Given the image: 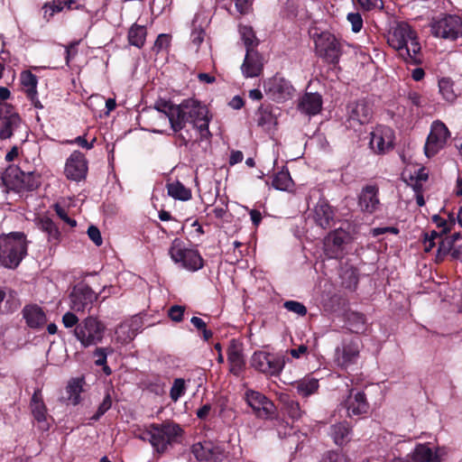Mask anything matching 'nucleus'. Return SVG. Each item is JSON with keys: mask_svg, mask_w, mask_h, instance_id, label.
<instances>
[{"mask_svg": "<svg viewBox=\"0 0 462 462\" xmlns=\"http://www.w3.org/2000/svg\"><path fill=\"white\" fill-rule=\"evenodd\" d=\"M239 32L245 45L246 51L249 49L254 50L258 45V40L256 39L252 27L246 25L240 26Z\"/></svg>", "mask_w": 462, "mask_h": 462, "instance_id": "nucleus-43", "label": "nucleus"}, {"mask_svg": "<svg viewBox=\"0 0 462 462\" xmlns=\"http://www.w3.org/2000/svg\"><path fill=\"white\" fill-rule=\"evenodd\" d=\"M313 39L315 52L318 57L329 64L338 63L344 47L341 39L327 31L314 34Z\"/></svg>", "mask_w": 462, "mask_h": 462, "instance_id": "nucleus-5", "label": "nucleus"}, {"mask_svg": "<svg viewBox=\"0 0 462 462\" xmlns=\"http://www.w3.org/2000/svg\"><path fill=\"white\" fill-rule=\"evenodd\" d=\"M235 8L239 14H248L251 9L250 0H235Z\"/></svg>", "mask_w": 462, "mask_h": 462, "instance_id": "nucleus-57", "label": "nucleus"}, {"mask_svg": "<svg viewBox=\"0 0 462 462\" xmlns=\"http://www.w3.org/2000/svg\"><path fill=\"white\" fill-rule=\"evenodd\" d=\"M433 222L437 225L438 227L441 228V233L447 234L449 232L452 228V226L455 225V220L452 217H449V219H444L439 216H433L432 217Z\"/></svg>", "mask_w": 462, "mask_h": 462, "instance_id": "nucleus-48", "label": "nucleus"}, {"mask_svg": "<svg viewBox=\"0 0 462 462\" xmlns=\"http://www.w3.org/2000/svg\"><path fill=\"white\" fill-rule=\"evenodd\" d=\"M106 331L105 324L93 316L82 319L73 329V334L81 346L89 347L102 342Z\"/></svg>", "mask_w": 462, "mask_h": 462, "instance_id": "nucleus-6", "label": "nucleus"}, {"mask_svg": "<svg viewBox=\"0 0 462 462\" xmlns=\"http://www.w3.org/2000/svg\"><path fill=\"white\" fill-rule=\"evenodd\" d=\"M450 133L444 123L436 120L430 125V131L424 145V153L428 158L435 156L447 144Z\"/></svg>", "mask_w": 462, "mask_h": 462, "instance_id": "nucleus-11", "label": "nucleus"}, {"mask_svg": "<svg viewBox=\"0 0 462 462\" xmlns=\"http://www.w3.org/2000/svg\"><path fill=\"white\" fill-rule=\"evenodd\" d=\"M312 218L321 228H331L335 224V210L328 200L320 199L312 209Z\"/></svg>", "mask_w": 462, "mask_h": 462, "instance_id": "nucleus-22", "label": "nucleus"}, {"mask_svg": "<svg viewBox=\"0 0 462 462\" xmlns=\"http://www.w3.org/2000/svg\"><path fill=\"white\" fill-rule=\"evenodd\" d=\"M244 400L257 418L267 420L275 413L273 402L260 392L247 389L244 393Z\"/></svg>", "mask_w": 462, "mask_h": 462, "instance_id": "nucleus-13", "label": "nucleus"}, {"mask_svg": "<svg viewBox=\"0 0 462 462\" xmlns=\"http://www.w3.org/2000/svg\"><path fill=\"white\" fill-rule=\"evenodd\" d=\"M361 349L359 338L344 339L335 349L334 362L340 368L346 369L356 364Z\"/></svg>", "mask_w": 462, "mask_h": 462, "instance_id": "nucleus-12", "label": "nucleus"}, {"mask_svg": "<svg viewBox=\"0 0 462 462\" xmlns=\"http://www.w3.org/2000/svg\"><path fill=\"white\" fill-rule=\"evenodd\" d=\"M347 21L351 23L352 31L359 32L363 27V19L358 13H349L347 14Z\"/></svg>", "mask_w": 462, "mask_h": 462, "instance_id": "nucleus-51", "label": "nucleus"}, {"mask_svg": "<svg viewBox=\"0 0 462 462\" xmlns=\"http://www.w3.org/2000/svg\"><path fill=\"white\" fill-rule=\"evenodd\" d=\"M244 159L243 152L240 151H233L230 154L229 164L235 165L238 162H241Z\"/></svg>", "mask_w": 462, "mask_h": 462, "instance_id": "nucleus-61", "label": "nucleus"}, {"mask_svg": "<svg viewBox=\"0 0 462 462\" xmlns=\"http://www.w3.org/2000/svg\"><path fill=\"white\" fill-rule=\"evenodd\" d=\"M88 172V162L85 155L74 151L67 159L64 173L69 180L79 181L86 178Z\"/></svg>", "mask_w": 462, "mask_h": 462, "instance_id": "nucleus-17", "label": "nucleus"}, {"mask_svg": "<svg viewBox=\"0 0 462 462\" xmlns=\"http://www.w3.org/2000/svg\"><path fill=\"white\" fill-rule=\"evenodd\" d=\"M251 365L260 373L276 376L282 371L285 359L281 355L257 351L251 357Z\"/></svg>", "mask_w": 462, "mask_h": 462, "instance_id": "nucleus-10", "label": "nucleus"}, {"mask_svg": "<svg viewBox=\"0 0 462 462\" xmlns=\"http://www.w3.org/2000/svg\"><path fill=\"white\" fill-rule=\"evenodd\" d=\"M263 62L260 53L254 49L247 50L241 66L243 75L245 78L258 77L263 70Z\"/></svg>", "mask_w": 462, "mask_h": 462, "instance_id": "nucleus-24", "label": "nucleus"}, {"mask_svg": "<svg viewBox=\"0 0 462 462\" xmlns=\"http://www.w3.org/2000/svg\"><path fill=\"white\" fill-rule=\"evenodd\" d=\"M322 107V97L318 93H306L299 104L300 110L308 115L315 116L319 114Z\"/></svg>", "mask_w": 462, "mask_h": 462, "instance_id": "nucleus-29", "label": "nucleus"}, {"mask_svg": "<svg viewBox=\"0 0 462 462\" xmlns=\"http://www.w3.org/2000/svg\"><path fill=\"white\" fill-rule=\"evenodd\" d=\"M155 109L161 119H168L173 132L182 130L186 123L190 121L197 129L200 141L208 140L211 134L208 130L210 118L207 106L196 99L183 100L180 105L160 100L155 104Z\"/></svg>", "mask_w": 462, "mask_h": 462, "instance_id": "nucleus-1", "label": "nucleus"}, {"mask_svg": "<svg viewBox=\"0 0 462 462\" xmlns=\"http://www.w3.org/2000/svg\"><path fill=\"white\" fill-rule=\"evenodd\" d=\"M21 83L28 98L31 99L34 106L42 108L37 98V77L30 71H23L21 74Z\"/></svg>", "mask_w": 462, "mask_h": 462, "instance_id": "nucleus-28", "label": "nucleus"}, {"mask_svg": "<svg viewBox=\"0 0 462 462\" xmlns=\"http://www.w3.org/2000/svg\"><path fill=\"white\" fill-rule=\"evenodd\" d=\"M293 186V180L288 170L277 172L273 180V187L282 191H290Z\"/></svg>", "mask_w": 462, "mask_h": 462, "instance_id": "nucleus-39", "label": "nucleus"}, {"mask_svg": "<svg viewBox=\"0 0 462 462\" xmlns=\"http://www.w3.org/2000/svg\"><path fill=\"white\" fill-rule=\"evenodd\" d=\"M373 110L365 100L352 102L347 106V122L349 127L368 124L372 118Z\"/></svg>", "mask_w": 462, "mask_h": 462, "instance_id": "nucleus-16", "label": "nucleus"}, {"mask_svg": "<svg viewBox=\"0 0 462 462\" xmlns=\"http://www.w3.org/2000/svg\"><path fill=\"white\" fill-rule=\"evenodd\" d=\"M293 385L302 397H309L316 393L319 387V380L310 375L296 381Z\"/></svg>", "mask_w": 462, "mask_h": 462, "instance_id": "nucleus-32", "label": "nucleus"}, {"mask_svg": "<svg viewBox=\"0 0 462 462\" xmlns=\"http://www.w3.org/2000/svg\"><path fill=\"white\" fill-rule=\"evenodd\" d=\"M171 260L181 267L195 272L203 267V259L197 250L185 247L183 242L174 239L169 250Z\"/></svg>", "mask_w": 462, "mask_h": 462, "instance_id": "nucleus-8", "label": "nucleus"}, {"mask_svg": "<svg viewBox=\"0 0 462 462\" xmlns=\"http://www.w3.org/2000/svg\"><path fill=\"white\" fill-rule=\"evenodd\" d=\"M146 39V28L143 25L133 24L128 32V41L131 45L137 48L143 46Z\"/></svg>", "mask_w": 462, "mask_h": 462, "instance_id": "nucleus-38", "label": "nucleus"}, {"mask_svg": "<svg viewBox=\"0 0 462 462\" xmlns=\"http://www.w3.org/2000/svg\"><path fill=\"white\" fill-rule=\"evenodd\" d=\"M283 306L287 310L294 312L301 317L305 316L307 313V308L299 301L287 300L284 302Z\"/></svg>", "mask_w": 462, "mask_h": 462, "instance_id": "nucleus-49", "label": "nucleus"}, {"mask_svg": "<svg viewBox=\"0 0 462 462\" xmlns=\"http://www.w3.org/2000/svg\"><path fill=\"white\" fill-rule=\"evenodd\" d=\"M23 315L26 324L32 328H41L47 321L44 311L36 305L24 307L23 310Z\"/></svg>", "mask_w": 462, "mask_h": 462, "instance_id": "nucleus-30", "label": "nucleus"}, {"mask_svg": "<svg viewBox=\"0 0 462 462\" xmlns=\"http://www.w3.org/2000/svg\"><path fill=\"white\" fill-rule=\"evenodd\" d=\"M227 360L230 365V372L237 375L245 365L241 345L232 340L227 349Z\"/></svg>", "mask_w": 462, "mask_h": 462, "instance_id": "nucleus-27", "label": "nucleus"}, {"mask_svg": "<svg viewBox=\"0 0 462 462\" xmlns=\"http://www.w3.org/2000/svg\"><path fill=\"white\" fill-rule=\"evenodd\" d=\"M181 432L179 425L173 422H164L152 424L147 430L140 434L139 438L143 440H149L154 450L163 453L169 446L178 441Z\"/></svg>", "mask_w": 462, "mask_h": 462, "instance_id": "nucleus-3", "label": "nucleus"}, {"mask_svg": "<svg viewBox=\"0 0 462 462\" xmlns=\"http://www.w3.org/2000/svg\"><path fill=\"white\" fill-rule=\"evenodd\" d=\"M210 411L211 406L209 404H205L197 411V416L198 418L204 420L208 416Z\"/></svg>", "mask_w": 462, "mask_h": 462, "instance_id": "nucleus-64", "label": "nucleus"}, {"mask_svg": "<svg viewBox=\"0 0 462 462\" xmlns=\"http://www.w3.org/2000/svg\"><path fill=\"white\" fill-rule=\"evenodd\" d=\"M95 364L98 366L105 365L106 364V348L98 347L94 351Z\"/></svg>", "mask_w": 462, "mask_h": 462, "instance_id": "nucleus-56", "label": "nucleus"}, {"mask_svg": "<svg viewBox=\"0 0 462 462\" xmlns=\"http://www.w3.org/2000/svg\"><path fill=\"white\" fill-rule=\"evenodd\" d=\"M30 410L41 430H49L52 418L48 414L47 408L40 391H35L30 402Z\"/></svg>", "mask_w": 462, "mask_h": 462, "instance_id": "nucleus-20", "label": "nucleus"}, {"mask_svg": "<svg viewBox=\"0 0 462 462\" xmlns=\"http://www.w3.org/2000/svg\"><path fill=\"white\" fill-rule=\"evenodd\" d=\"M26 252V240L23 233H11L0 236V263L5 268H16Z\"/></svg>", "mask_w": 462, "mask_h": 462, "instance_id": "nucleus-4", "label": "nucleus"}, {"mask_svg": "<svg viewBox=\"0 0 462 462\" xmlns=\"http://www.w3.org/2000/svg\"><path fill=\"white\" fill-rule=\"evenodd\" d=\"M199 15L196 14L192 22V31L190 34V45L194 48L195 51H199V45L204 42L205 30L201 25L196 24Z\"/></svg>", "mask_w": 462, "mask_h": 462, "instance_id": "nucleus-41", "label": "nucleus"}, {"mask_svg": "<svg viewBox=\"0 0 462 462\" xmlns=\"http://www.w3.org/2000/svg\"><path fill=\"white\" fill-rule=\"evenodd\" d=\"M387 42L406 63L416 65L421 62V47L417 32L408 23H396L389 31Z\"/></svg>", "mask_w": 462, "mask_h": 462, "instance_id": "nucleus-2", "label": "nucleus"}, {"mask_svg": "<svg viewBox=\"0 0 462 462\" xmlns=\"http://www.w3.org/2000/svg\"><path fill=\"white\" fill-rule=\"evenodd\" d=\"M187 387L185 383V380L182 378H176L173 381L172 386L170 391L171 399L176 402L179 401L180 397H182L186 393Z\"/></svg>", "mask_w": 462, "mask_h": 462, "instance_id": "nucleus-44", "label": "nucleus"}, {"mask_svg": "<svg viewBox=\"0 0 462 462\" xmlns=\"http://www.w3.org/2000/svg\"><path fill=\"white\" fill-rule=\"evenodd\" d=\"M62 323L65 328H72L79 323V318L72 312L68 311L62 317Z\"/></svg>", "mask_w": 462, "mask_h": 462, "instance_id": "nucleus-54", "label": "nucleus"}, {"mask_svg": "<svg viewBox=\"0 0 462 462\" xmlns=\"http://www.w3.org/2000/svg\"><path fill=\"white\" fill-rule=\"evenodd\" d=\"M185 307L180 305H173L168 310L169 318L174 322H180L183 319Z\"/></svg>", "mask_w": 462, "mask_h": 462, "instance_id": "nucleus-50", "label": "nucleus"}, {"mask_svg": "<svg viewBox=\"0 0 462 462\" xmlns=\"http://www.w3.org/2000/svg\"><path fill=\"white\" fill-rule=\"evenodd\" d=\"M370 136L369 145L375 153H385L393 147L394 132L389 126H376Z\"/></svg>", "mask_w": 462, "mask_h": 462, "instance_id": "nucleus-15", "label": "nucleus"}, {"mask_svg": "<svg viewBox=\"0 0 462 462\" xmlns=\"http://www.w3.org/2000/svg\"><path fill=\"white\" fill-rule=\"evenodd\" d=\"M116 340L124 344L132 340L134 337L135 333L131 330L128 324L123 323L116 329Z\"/></svg>", "mask_w": 462, "mask_h": 462, "instance_id": "nucleus-46", "label": "nucleus"}, {"mask_svg": "<svg viewBox=\"0 0 462 462\" xmlns=\"http://www.w3.org/2000/svg\"><path fill=\"white\" fill-rule=\"evenodd\" d=\"M54 209H55V212L57 213V215L59 216V217L60 219H62L65 223H67L71 227L76 226V225H77L76 220L69 217L67 210L64 208H62L60 204H55Z\"/></svg>", "mask_w": 462, "mask_h": 462, "instance_id": "nucleus-52", "label": "nucleus"}, {"mask_svg": "<svg viewBox=\"0 0 462 462\" xmlns=\"http://www.w3.org/2000/svg\"><path fill=\"white\" fill-rule=\"evenodd\" d=\"M21 125V118L17 114H11L5 116L2 121V126L0 129V138L7 139L10 138L14 132Z\"/></svg>", "mask_w": 462, "mask_h": 462, "instance_id": "nucleus-33", "label": "nucleus"}, {"mask_svg": "<svg viewBox=\"0 0 462 462\" xmlns=\"http://www.w3.org/2000/svg\"><path fill=\"white\" fill-rule=\"evenodd\" d=\"M21 306L17 292L9 288L0 289V314L12 313Z\"/></svg>", "mask_w": 462, "mask_h": 462, "instance_id": "nucleus-25", "label": "nucleus"}, {"mask_svg": "<svg viewBox=\"0 0 462 462\" xmlns=\"http://www.w3.org/2000/svg\"><path fill=\"white\" fill-rule=\"evenodd\" d=\"M322 462H346L343 455L337 452H328L324 457Z\"/></svg>", "mask_w": 462, "mask_h": 462, "instance_id": "nucleus-59", "label": "nucleus"}, {"mask_svg": "<svg viewBox=\"0 0 462 462\" xmlns=\"http://www.w3.org/2000/svg\"><path fill=\"white\" fill-rule=\"evenodd\" d=\"M39 228L47 234L48 241L58 243L60 238V232L54 224V222L49 217L41 218L38 222Z\"/></svg>", "mask_w": 462, "mask_h": 462, "instance_id": "nucleus-36", "label": "nucleus"}, {"mask_svg": "<svg viewBox=\"0 0 462 462\" xmlns=\"http://www.w3.org/2000/svg\"><path fill=\"white\" fill-rule=\"evenodd\" d=\"M111 405H112L111 396H110V393L107 392L106 393L102 402L98 406L97 412L91 417V420H99V418L111 408Z\"/></svg>", "mask_w": 462, "mask_h": 462, "instance_id": "nucleus-47", "label": "nucleus"}, {"mask_svg": "<svg viewBox=\"0 0 462 462\" xmlns=\"http://www.w3.org/2000/svg\"><path fill=\"white\" fill-rule=\"evenodd\" d=\"M71 143H76L88 150L93 147V143H88L84 136H78L73 141H71Z\"/></svg>", "mask_w": 462, "mask_h": 462, "instance_id": "nucleus-63", "label": "nucleus"}, {"mask_svg": "<svg viewBox=\"0 0 462 462\" xmlns=\"http://www.w3.org/2000/svg\"><path fill=\"white\" fill-rule=\"evenodd\" d=\"M264 88L266 93L277 102H283L290 99L294 90L288 80L279 77L270 79L264 84Z\"/></svg>", "mask_w": 462, "mask_h": 462, "instance_id": "nucleus-19", "label": "nucleus"}, {"mask_svg": "<svg viewBox=\"0 0 462 462\" xmlns=\"http://www.w3.org/2000/svg\"><path fill=\"white\" fill-rule=\"evenodd\" d=\"M439 450L430 447L429 443L418 444L411 453V458L413 462H439Z\"/></svg>", "mask_w": 462, "mask_h": 462, "instance_id": "nucleus-26", "label": "nucleus"}, {"mask_svg": "<svg viewBox=\"0 0 462 462\" xmlns=\"http://www.w3.org/2000/svg\"><path fill=\"white\" fill-rule=\"evenodd\" d=\"M170 36L168 34H160L153 45V51L156 52H160L162 50H165L170 45Z\"/></svg>", "mask_w": 462, "mask_h": 462, "instance_id": "nucleus-53", "label": "nucleus"}, {"mask_svg": "<svg viewBox=\"0 0 462 462\" xmlns=\"http://www.w3.org/2000/svg\"><path fill=\"white\" fill-rule=\"evenodd\" d=\"M168 194L180 200H189L191 198V191L180 181L172 182L167 185Z\"/></svg>", "mask_w": 462, "mask_h": 462, "instance_id": "nucleus-40", "label": "nucleus"}, {"mask_svg": "<svg viewBox=\"0 0 462 462\" xmlns=\"http://www.w3.org/2000/svg\"><path fill=\"white\" fill-rule=\"evenodd\" d=\"M86 381L83 376L71 378L66 386L67 400L72 405L81 402L80 394L85 392Z\"/></svg>", "mask_w": 462, "mask_h": 462, "instance_id": "nucleus-31", "label": "nucleus"}, {"mask_svg": "<svg viewBox=\"0 0 462 462\" xmlns=\"http://www.w3.org/2000/svg\"><path fill=\"white\" fill-rule=\"evenodd\" d=\"M462 21L457 15L442 14L432 19L431 33L438 38L456 40L461 34Z\"/></svg>", "mask_w": 462, "mask_h": 462, "instance_id": "nucleus-9", "label": "nucleus"}, {"mask_svg": "<svg viewBox=\"0 0 462 462\" xmlns=\"http://www.w3.org/2000/svg\"><path fill=\"white\" fill-rule=\"evenodd\" d=\"M408 100L416 106H422V97L421 96L414 91H411L408 94Z\"/></svg>", "mask_w": 462, "mask_h": 462, "instance_id": "nucleus-60", "label": "nucleus"}, {"mask_svg": "<svg viewBox=\"0 0 462 462\" xmlns=\"http://www.w3.org/2000/svg\"><path fill=\"white\" fill-rule=\"evenodd\" d=\"M350 433L351 430L346 423H338L330 428V436L338 446H342L349 441Z\"/></svg>", "mask_w": 462, "mask_h": 462, "instance_id": "nucleus-34", "label": "nucleus"}, {"mask_svg": "<svg viewBox=\"0 0 462 462\" xmlns=\"http://www.w3.org/2000/svg\"><path fill=\"white\" fill-rule=\"evenodd\" d=\"M308 351V347L305 345H300L298 348H293L290 350V354L294 358H300L301 356L305 355Z\"/></svg>", "mask_w": 462, "mask_h": 462, "instance_id": "nucleus-62", "label": "nucleus"}, {"mask_svg": "<svg viewBox=\"0 0 462 462\" xmlns=\"http://www.w3.org/2000/svg\"><path fill=\"white\" fill-rule=\"evenodd\" d=\"M391 233L393 235H398L399 229L394 226H385V227H374L371 230V235L374 237L386 234Z\"/></svg>", "mask_w": 462, "mask_h": 462, "instance_id": "nucleus-58", "label": "nucleus"}, {"mask_svg": "<svg viewBox=\"0 0 462 462\" xmlns=\"http://www.w3.org/2000/svg\"><path fill=\"white\" fill-rule=\"evenodd\" d=\"M284 409L288 415L293 420L300 419L304 413V411L300 409V403L297 401L290 398H287L284 401Z\"/></svg>", "mask_w": 462, "mask_h": 462, "instance_id": "nucleus-45", "label": "nucleus"}, {"mask_svg": "<svg viewBox=\"0 0 462 462\" xmlns=\"http://www.w3.org/2000/svg\"><path fill=\"white\" fill-rule=\"evenodd\" d=\"M439 93L448 102H454L457 94L454 89L453 82L448 78H443L439 81Z\"/></svg>", "mask_w": 462, "mask_h": 462, "instance_id": "nucleus-42", "label": "nucleus"}, {"mask_svg": "<svg viewBox=\"0 0 462 462\" xmlns=\"http://www.w3.org/2000/svg\"><path fill=\"white\" fill-rule=\"evenodd\" d=\"M358 206L362 212L373 214L381 206L379 199V188L376 185L365 186L358 197Z\"/></svg>", "mask_w": 462, "mask_h": 462, "instance_id": "nucleus-21", "label": "nucleus"}, {"mask_svg": "<svg viewBox=\"0 0 462 462\" xmlns=\"http://www.w3.org/2000/svg\"><path fill=\"white\" fill-rule=\"evenodd\" d=\"M349 417L362 415L368 411L369 404L363 392L351 390L343 403Z\"/></svg>", "mask_w": 462, "mask_h": 462, "instance_id": "nucleus-23", "label": "nucleus"}, {"mask_svg": "<svg viewBox=\"0 0 462 462\" xmlns=\"http://www.w3.org/2000/svg\"><path fill=\"white\" fill-rule=\"evenodd\" d=\"M346 325L352 332L362 333L366 328V319L363 314L350 311L346 316Z\"/></svg>", "mask_w": 462, "mask_h": 462, "instance_id": "nucleus-37", "label": "nucleus"}, {"mask_svg": "<svg viewBox=\"0 0 462 462\" xmlns=\"http://www.w3.org/2000/svg\"><path fill=\"white\" fill-rule=\"evenodd\" d=\"M191 451L199 461L219 462L224 457L223 448L209 440L195 443L191 448Z\"/></svg>", "mask_w": 462, "mask_h": 462, "instance_id": "nucleus-18", "label": "nucleus"}, {"mask_svg": "<svg viewBox=\"0 0 462 462\" xmlns=\"http://www.w3.org/2000/svg\"><path fill=\"white\" fill-rule=\"evenodd\" d=\"M3 180L5 186L16 192L29 191L37 189L40 185V176L33 171H23L18 167L6 169Z\"/></svg>", "mask_w": 462, "mask_h": 462, "instance_id": "nucleus-7", "label": "nucleus"}, {"mask_svg": "<svg viewBox=\"0 0 462 462\" xmlns=\"http://www.w3.org/2000/svg\"><path fill=\"white\" fill-rule=\"evenodd\" d=\"M97 297L88 285L79 283L74 286L69 294V307L73 311L83 312L91 308Z\"/></svg>", "mask_w": 462, "mask_h": 462, "instance_id": "nucleus-14", "label": "nucleus"}, {"mask_svg": "<svg viewBox=\"0 0 462 462\" xmlns=\"http://www.w3.org/2000/svg\"><path fill=\"white\" fill-rule=\"evenodd\" d=\"M72 3V0H54L51 3L44 4L42 6L43 18L49 22L55 14L62 11L65 6L70 8Z\"/></svg>", "mask_w": 462, "mask_h": 462, "instance_id": "nucleus-35", "label": "nucleus"}, {"mask_svg": "<svg viewBox=\"0 0 462 462\" xmlns=\"http://www.w3.org/2000/svg\"><path fill=\"white\" fill-rule=\"evenodd\" d=\"M88 237L92 240V242L97 245L100 246L103 243L102 236L100 231L97 227L94 226H90L88 229Z\"/></svg>", "mask_w": 462, "mask_h": 462, "instance_id": "nucleus-55", "label": "nucleus"}]
</instances>
